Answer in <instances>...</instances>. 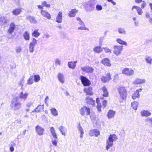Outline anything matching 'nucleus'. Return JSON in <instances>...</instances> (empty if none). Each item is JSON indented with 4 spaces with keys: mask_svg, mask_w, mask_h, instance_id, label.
Segmentation results:
<instances>
[{
    "mask_svg": "<svg viewBox=\"0 0 152 152\" xmlns=\"http://www.w3.org/2000/svg\"><path fill=\"white\" fill-rule=\"evenodd\" d=\"M19 98L16 97L12 100L10 106L13 110H17L20 108L21 104L19 101Z\"/></svg>",
    "mask_w": 152,
    "mask_h": 152,
    "instance_id": "nucleus-1",
    "label": "nucleus"
},
{
    "mask_svg": "<svg viewBox=\"0 0 152 152\" xmlns=\"http://www.w3.org/2000/svg\"><path fill=\"white\" fill-rule=\"evenodd\" d=\"M117 139V137L115 134H110L106 141V150H108L110 147H112L113 145V142L116 141Z\"/></svg>",
    "mask_w": 152,
    "mask_h": 152,
    "instance_id": "nucleus-2",
    "label": "nucleus"
},
{
    "mask_svg": "<svg viewBox=\"0 0 152 152\" xmlns=\"http://www.w3.org/2000/svg\"><path fill=\"white\" fill-rule=\"evenodd\" d=\"M95 4L94 0H89L84 3V7L86 10L91 11L95 8Z\"/></svg>",
    "mask_w": 152,
    "mask_h": 152,
    "instance_id": "nucleus-3",
    "label": "nucleus"
},
{
    "mask_svg": "<svg viewBox=\"0 0 152 152\" xmlns=\"http://www.w3.org/2000/svg\"><path fill=\"white\" fill-rule=\"evenodd\" d=\"M119 92L121 99L123 100L126 99L127 96V91L126 88L123 87L119 89Z\"/></svg>",
    "mask_w": 152,
    "mask_h": 152,
    "instance_id": "nucleus-4",
    "label": "nucleus"
},
{
    "mask_svg": "<svg viewBox=\"0 0 152 152\" xmlns=\"http://www.w3.org/2000/svg\"><path fill=\"white\" fill-rule=\"evenodd\" d=\"M79 112L82 116L88 115L90 114V110L89 107L84 106L80 109Z\"/></svg>",
    "mask_w": 152,
    "mask_h": 152,
    "instance_id": "nucleus-5",
    "label": "nucleus"
},
{
    "mask_svg": "<svg viewBox=\"0 0 152 152\" xmlns=\"http://www.w3.org/2000/svg\"><path fill=\"white\" fill-rule=\"evenodd\" d=\"M122 73L128 76H131L134 73V70L131 68H126L122 70Z\"/></svg>",
    "mask_w": 152,
    "mask_h": 152,
    "instance_id": "nucleus-6",
    "label": "nucleus"
},
{
    "mask_svg": "<svg viewBox=\"0 0 152 152\" xmlns=\"http://www.w3.org/2000/svg\"><path fill=\"white\" fill-rule=\"evenodd\" d=\"M76 19L77 21H79L78 24L79 25H80L81 26L80 27L78 28V30H89V29L86 26L84 23L82 21L80 18L77 17L76 18Z\"/></svg>",
    "mask_w": 152,
    "mask_h": 152,
    "instance_id": "nucleus-7",
    "label": "nucleus"
},
{
    "mask_svg": "<svg viewBox=\"0 0 152 152\" xmlns=\"http://www.w3.org/2000/svg\"><path fill=\"white\" fill-rule=\"evenodd\" d=\"M123 47L122 46H114L113 53L117 56L120 55L122 50Z\"/></svg>",
    "mask_w": 152,
    "mask_h": 152,
    "instance_id": "nucleus-8",
    "label": "nucleus"
},
{
    "mask_svg": "<svg viewBox=\"0 0 152 152\" xmlns=\"http://www.w3.org/2000/svg\"><path fill=\"white\" fill-rule=\"evenodd\" d=\"M81 69L83 72L87 73H92L94 71V69L92 67L88 66L81 67Z\"/></svg>",
    "mask_w": 152,
    "mask_h": 152,
    "instance_id": "nucleus-9",
    "label": "nucleus"
},
{
    "mask_svg": "<svg viewBox=\"0 0 152 152\" xmlns=\"http://www.w3.org/2000/svg\"><path fill=\"white\" fill-rule=\"evenodd\" d=\"M80 79L83 84L84 86H88L90 85V81L85 77L81 76L80 77Z\"/></svg>",
    "mask_w": 152,
    "mask_h": 152,
    "instance_id": "nucleus-10",
    "label": "nucleus"
},
{
    "mask_svg": "<svg viewBox=\"0 0 152 152\" xmlns=\"http://www.w3.org/2000/svg\"><path fill=\"white\" fill-rule=\"evenodd\" d=\"M99 131L97 129H94L90 131L89 135L91 136H95L96 137L100 135Z\"/></svg>",
    "mask_w": 152,
    "mask_h": 152,
    "instance_id": "nucleus-11",
    "label": "nucleus"
},
{
    "mask_svg": "<svg viewBox=\"0 0 152 152\" xmlns=\"http://www.w3.org/2000/svg\"><path fill=\"white\" fill-rule=\"evenodd\" d=\"M35 129L39 135H41L43 134V132L44 131L43 128L39 125H37L35 127Z\"/></svg>",
    "mask_w": 152,
    "mask_h": 152,
    "instance_id": "nucleus-12",
    "label": "nucleus"
},
{
    "mask_svg": "<svg viewBox=\"0 0 152 152\" xmlns=\"http://www.w3.org/2000/svg\"><path fill=\"white\" fill-rule=\"evenodd\" d=\"M111 79L110 75V73H108L106 75V76H103L101 78V80L103 83L109 82Z\"/></svg>",
    "mask_w": 152,
    "mask_h": 152,
    "instance_id": "nucleus-13",
    "label": "nucleus"
},
{
    "mask_svg": "<svg viewBox=\"0 0 152 152\" xmlns=\"http://www.w3.org/2000/svg\"><path fill=\"white\" fill-rule=\"evenodd\" d=\"M101 62L105 66H110L111 64L110 63V61L109 59L107 58H104L101 61Z\"/></svg>",
    "mask_w": 152,
    "mask_h": 152,
    "instance_id": "nucleus-14",
    "label": "nucleus"
},
{
    "mask_svg": "<svg viewBox=\"0 0 152 152\" xmlns=\"http://www.w3.org/2000/svg\"><path fill=\"white\" fill-rule=\"evenodd\" d=\"M145 82L146 80L145 79L137 78L133 82V83L134 84H141L145 83Z\"/></svg>",
    "mask_w": 152,
    "mask_h": 152,
    "instance_id": "nucleus-15",
    "label": "nucleus"
},
{
    "mask_svg": "<svg viewBox=\"0 0 152 152\" xmlns=\"http://www.w3.org/2000/svg\"><path fill=\"white\" fill-rule=\"evenodd\" d=\"M58 78L59 81L62 83H64L65 81L64 75L61 73H58Z\"/></svg>",
    "mask_w": 152,
    "mask_h": 152,
    "instance_id": "nucleus-16",
    "label": "nucleus"
},
{
    "mask_svg": "<svg viewBox=\"0 0 152 152\" xmlns=\"http://www.w3.org/2000/svg\"><path fill=\"white\" fill-rule=\"evenodd\" d=\"M86 101L87 104H91L92 106L95 105V101L89 96L87 97L86 99Z\"/></svg>",
    "mask_w": 152,
    "mask_h": 152,
    "instance_id": "nucleus-17",
    "label": "nucleus"
},
{
    "mask_svg": "<svg viewBox=\"0 0 152 152\" xmlns=\"http://www.w3.org/2000/svg\"><path fill=\"white\" fill-rule=\"evenodd\" d=\"M41 13L43 16L47 18L48 19H49L51 18L50 15L46 10H41Z\"/></svg>",
    "mask_w": 152,
    "mask_h": 152,
    "instance_id": "nucleus-18",
    "label": "nucleus"
},
{
    "mask_svg": "<svg viewBox=\"0 0 152 152\" xmlns=\"http://www.w3.org/2000/svg\"><path fill=\"white\" fill-rule=\"evenodd\" d=\"M7 23V18L4 16L0 17V25L1 26L5 25Z\"/></svg>",
    "mask_w": 152,
    "mask_h": 152,
    "instance_id": "nucleus-19",
    "label": "nucleus"
},
{
    "mask_svg": "<svg viewBox=\"0 0 152 152\" xmlns=\"http://www.w3.org/2000/svg\"><path fill=\"white\" fill-rule=\"evenodd\" d=\"M15 27V26L14 23H12L10 25L9 28L8 29V32L11 34L14 31Z\"/></svg>",
    "mask_w": 152,
    "mask_h": 152,
    "instance_id": "nucleus-20",
    "label": "nucleus"
},
{
    "mask_svg": "<svg viewBox=\"0 0 152 152\" xmlns=\"http://www.w3.org/2000/svg\"><path fill=\"white\" fill-rule=\"evenodd\" d=\"M56 21L58 23L62 22V13L61 12H59L56 18Z\"/></svg>",
    "mask_w": 152,
    "mask_h": 152,
    "instance_id": "nucleus-21",
    "label": "nucleus"
},
{
    "mask_svg": "<svg viewBox=\"0 0 152 152\" xmlns=\"http://www.w3.org/2000/svg\"><path fill=\"white\" fill-rule=\"evenodd\" d=\"M92 88L91 87H88L85 88L84 89V91L86 93L87 95H91L93 94Z\"/></svg>",
    "mask_w": 152,
    "mask_h": 152,
    "instance_id": "nucleus-22",
    "label": "nucleus"
},
{
    "mask_svg": "<svg viewBox=\"0 0 152 152\" xmlns=\"http://www.w3.org/2000/svg\"><path fill=\"white\" fill-rule=\"evenodd\" d=\"M26 19L27 20H29L31 23L35 24L37 23V20L34 16L28 15L26 17Z\"/></svg>",
    "mask_w": 152,
    "mask_h": 152,
    "instance_id": "nucleus-23",
    "label": "nucleus"
},
{
    "mask_svg": "<svg viewBox=\"0 0 152 152\" xmlns=\"http://www.w3.org/2000/svg\"><path fill=\"white\" fill-rule=\"evenodd\" d=\"M28 95V93L26 92H21L19 94L20 98L24 101H25Z\"/></svg>",
    "mask_w": 152,
    "mask_h": 152,
    "instance_id": "nucleus-24",
    "label": "nucleus"
},
{
    "mask_svg": "<svg viewBox=\"0 0 152 152\" xmlns=\"http://www.w3.org/2000/svg\"><path fill=\"white\" fill-rule=\"evenodd\" d=\"M77 12L78 10L76 9H72L69 12L68 15L70 17H74Z\"/></svg>",
    "mask_w": 152,
    "mask_h": 152,
    "instance_id": "nucleus-25",
    "label": "nucleus"
},
{
    "mask_svg": "<svg viewBox=\"0 0 152 152\" xmlns=\"http://www.w3.org/2000/svg\"><path fill=\"white\" fill-rule=\"evenodd\" d=\"M134 9H136L138 15H141L142 14L143 11L142 9L140 7L134 6H133L132 8V10H133Z\"/></svg>",
    "mask_w": 152,
    "mask_h": 152,
    "instance_id": "nucleus-26",
    "label": "nucleus"
},
{
    "mask_svg": "<svg viewBox=\"0 0 152 152\" xmlns=\"http://www.w3.org/2000/svg\"><path fill=\"white\" fill-rule=\"evenodd\" d=\"M115 112L112 110H110L109 111L107 114V116L109 118H113L115 114Z\"/></svg>",
    "mask_w": 152,
    "mask_h": 152,
    "instance_id": "nucleus-27",
    "label": "nucleus"
},
{
    "mask_svg": "<svg viewBox=\"0 0 152 152\" xmlns=\"http://www.w3.org/2000/svg\"><path fill=\"white\" fill-rule=\"evenodd\" d=\"M21 8H18L13 10L12 12L13 15H19L21 12Z\"/></svg>",
    "mask_w": 152,
    "mask_h": 152,
    "instance_id": "nucleus-28",
    "label": "nucleus"
},
{
    "mask_svg": "<svg viewBox=\"0 0 152 152\" xmlns=\"http://www.w3.org/2000/svg\"><path fill=\"white\" fill-rule=\"evenodd\" d=\"M102 90L103 92V96L104 97H107L108 95V92L105 86H103L102 88Z\"/></svg>",
    "mask_w": 152,
    "mask_h": 152,
    "instance_id": "nucleus-29",
    "label": "nucleus"
},
{
    "mask_svg": "<svg viewBox=\"0 0 152 152\" xmlns=\"http://www.w3.org/2000/svg\"><path fill=\"white\" fill-rule=\"evenodd\" d=\"M93 50L95 52L98 53L102 52L103 50L102 48L100 46L95 47L93 48Z\"/></svg>",
    "mask_w": 152,
    "mask_h": 152,
    "instance_id": "nucleus-30",
    "label": "nucleus"
},
{
    "mask_svg": "<svg viewBox=\"0 0 152 152\" xmlns=\"http://www.w3.org/2000/svg\"><path fill=\"white\" fill-rule=\"evenodd\" d=\"M141 114L142 116L147 117L151 115V113L149 111L143 110L141 112Z\"/></svg>",
    "mask_w": 152,
    "mask_h": 152,
    "instance_id": "nucleus-31",
    "label": "nucleus"
},
{
    "mask_svg": "<svg viewBox=\"0 0 152 152\" xmlns=\"http://www.w3.org/2000/svg\"><path fill=\"white\" fill-rule=\"evenodd\" d=\"M58 129L63 135H64V136L66 135V129L64 126H61L59 127Z\"/></svg>",
    "mask_w": 152,
    "mask_h": 152,
    "instance_id": "nucleus-32",
    "label": "nucleus"
},
{
    "mask_svg": "<svg viewBox=\"0 0 152 152\" xmlns=\"http://www.w3.org/2000/svg\"><path fill=\"white\" fill-rule=\"evenodd\" d=\"M50 131L53 137L55 139H57L56 134L55 132V129L53 127H51L50 128Z\"/></svg>",
    "mask_w": 152,
    "mask_h": 152,
    "instance_id": "nucleus-33",
    "label": "nucleus"
},
{
    "mask_svg": "<svg viewBox=\"0 0 152 152\" xmlns=\"http://www.w3.org/2000/svg\"><path fill=\"white\" fill-rule=\"evenodd\" d=\"M139 104V103L136 101H134L131 103V107L134 110H136L137 109V107Z\"/></svg>",
    "mask_w": 152,
    "mask_h": 152,
    "instance_id": "nucleus-34",
    "label": "nucleus"
},
{
    "mask_svg": "<svg viewBox=\"0 0 152 152\" xmlns=\"http://www.w3.org/2000/svg\"><path fill=\"white\" fill-rule=\"evenodd\" d=\"M43 109V105H39L37 106V108H36L32 112H39L41 111Z\"/></svg>",
    "mask_w": 152,
    "mask_h": 152,
    "instance_id": "nucleus-35",
    "label": "nucleus"
},
{
    "mask_svg": "<svg viewBox=\"0 0 152 152\" xmlns=\"http://www.w3.org/2000/svg\"><path fill=\"white\" fill-rule=\"evenodd\" d=\"M29 33L27 31H26L23 34V36L24 39L26 40H28L29 39Z\"/></svg>",
    "mask_w": 152,
    "mask_h": 152,
    "instance_id": "nucleus-36",
    "label": "nucleus"
},
{
    "mask_svg": "<svg viewBox=\"0 0 152 152\" xmlns=\"http://www.w3.org/2000/svg\"><path fill=\"white\" fill-rule=\"evenodd\" d=\"M96 102L97 104V108L98 110V111L99 112H100L101 111V104L99 100V98H97L96 99Z\"/></svg>",
    "mask_w": 152,
    "mask_h": 152,
    "instance_id": "nucleus-37",
    "label": "nucleus"
},
{
    "mask_svg": "<svg viewBox=\"0 0 152 152\" xmlns=\"http://www.w3.org/2000/svg\"><path fill=\"white\" fill-rule=\"evenodd\" d=\"M118 33L120 34L125 35L126 34V31L125 29L121 27L119 28L118 29Z\"/></svg>",
    "mask_w": 152,
    "mask_h": 152,
    "instance_id": "nucleus-38",
    "label": "nucleus"
},
{
    "mask_svg": "<svg viewBox=\"0 0 152 152\" xmlns=\"http://www.w3.org/2000/svg\"><path fill=\"white\" fill-rule=\"evenodd\" d=\"M68 67L72 69H74L76 66V65L74 64L72 61L69 62L68 63Z\"/></svg>",
    "mask_w": 152,
    "mask_h": 152,
    "instance_id": "nucleus-39",
    "label": "nucleus"
},
{
    "mask_svg": "<svg viewBox=\"0 0 152 152\" xmlns=\"http://www.w3.org/2000/svg\"><path fill=\"white\" fill-rule=\"evenodd\" d=\"M140 94L138 93L135 91L134 92L132 96V98L134 99H138L140 98Z\"/></svg>",
    "mask_w": 152,
    "mask_h": 152,
    "instance_id": "nucleus-40",
    "label": "nucleus"
},
{
    "mask_svg": "<svg viewBox=\"0 0 152 152\" xmlns=\"http://www.w3.org/2000/svg\"><path fill=\"white\" fill-rule=\"evenodd\" d=\"M116 41L120 44L124 45L126 46L127 45V44L126 42L122 40L120 38L116 40Z\"/></svg>",
    "mask_w": 152,
    "mask_h": 152,
    "instance_id": "nucleus-41",
    "label": "nucleus"
},
{
    "mask_svg": "<svg viewBox=\"0 0 152 152\" xmlns=\"http://www.w3.org/2000/svg\"><path fill=\"white\" fill-rule=\"evenodd\" d=\"M38 29L35 30L32 33V35L35 37H38L40 34L38 32Z\"/></svg>",
    "mask_w": 152,
    "mask_h": 152,
    "instance_id": "nucleus-42",
    "label": "nucleus"
},
{
    "mask_svg": "<svg viewBox=\"0 0 152 152\" xmlns=\"http://www.w3.org/2000/svg\"><path fill=\"white\" fill-rule=\"evenodd\" d=\"M51 111L52 114L55 116H57L58 115V111L54 108H52L51 109Z\"/></svg>",
    "mask_w": 152,
    "mask_h": 152,
    "instance_id": "nucleus-43",
    "label": "nucleus"
},
{
    "mask_svg": "<svg viewBox=\"0 0 152 152\" xmlns=\"http://www.w3.org/2000/svg\"><path fill=\"white\" fill-rule=\"evenodd\" d=\"M33 77L34 78V81L35 82H39L40 79V77L39 75H35Z\"/></svg>",
    "mask_w": 152,
    "mask_h": 152,
    "instance_id": "nucleus-44",
    "label": "nucleus"
},
{
    "mask_svg": "<svg viewBox=\"0 0 152 152\" xmlns=\"http://www.w3.org/2000/svg\"><path fill=\"white\" fill-rule=\"evenodd\" d=\"M34 77L32 76H31L28 81V83L29 85L32 84L34 83Z\"/></svg>",
    "mask_w": 152,
    "mask_h": 152,
    "instance_id": "nucleus-45",
    "label": "nucleus"
},
{
    "mask_svg": "<svg viewBox=\"0 0 152 152\" xmlns=\"http://www.w3.org/2000/svg\"><path fill=\"white\" fill-rule=\"evenodd\" d=\"M37 42L36 39L34 38H33L32 41L30 43L29 45L35 46V45L37 44Z\"/></svg>",
    "mask_w": 152,
    "mask_h": 152,
    "instance_id": "nucleus-46",
    "label": "nucleus"
},
{
    "mask_svg": "<svg viewBox=\"0 0 152 152\" xmlns=\"http://www.w3.org/2000/svg\"><path fill=\"white\" fill-rule=\"evenodd\" d=\"M89 115H90V118L92 120H94L96 118V115L93 112H90V114Z\"/></svg>",
    "mask_w": 152,
    "mask_h": 152,
    "instance_id": "nucleus-47",
    "label": "nucleus"
},
{
    "mask_svg": "<svg viewBox=\"0 0 152 152\" xmlns=\"http://www.w3.org/2000/svg\"><path fill=\"white\" fill-rule=\"evenodd\" d=\"M34 46L29 45V52L30 53H33V52L34 51Z\"/></svg>",
    "mask_w": 152,
    "mask_h": 152,
    "instance_id": "nucleus-48",
    "label": "nucleus"
},
{
    "mask_svg": "<svg viewBox=\"0 0 152 152\" xmlns=\"http://www.w3.org/2000/svg\"><path fill=\"white\" fill-rule=\"evenodd\" d=\"M42 5L43 7H49L50 5L48 4H47V2L46 1H43L42 2Z\"/></svg>",
    "mask_w": 152,
    "mask_h": 152,
    "instance_id": "nucleus-49",
    "label": "nucleus"
},
{
    "mask_svg": "<svg viewBox=\"0 0 152 152\" xmlns=\"http://www.w3.org/2000/svg\"><path fill=\"white\" fill-rule=\"evenodd\" d=\"M96 9L97 11L101 10H102V8L101 5L98 4L96 7Z\"/></svg>",
    "mask_w": 152,
    "mask_h": 152,
    "instance_id": "nucleus-50",
    "label": "nucleus"
},
{
    "mask_svg": "<svg viewBox=\"0 0 152 152\" xmlns=\"http://www.w3.org/2000/svg\"><path fill=\"white\" fill-rule=\"evenodd\" d=\"M57 139L54 138V139H52V143L55 146L57 145V140H56Z\"/></svg>",
    "mask_w": 152,
    "mask_h": 152,
    "instance_id": "nucleus-51",
    "label": "nucleus"
},
{
    "mask_svg": "<svg viewBox=\"0 0 152 152\" xmlns=\"http://www.w3.org/2000/svg\"><path fill=\"white\" fill-rule=\"evenodd\" d=\"M145 60L146 62L150 64H151V61L152 59H151L150 57H148L145 58Z\"/></svg>",
    "mask_w": 152,
    "mask_h": 152,
    "instance_id": "nucleus-52",
    "label": "nucleus"
},
{
    "mask_svg": "<svg viewBox=\"0 0 152 152\" xmlns=\"http://www.w3.org/2000/svg\"><path fill=\"white\" fill-rule=\"evenodd\" d=\"M78 130L80 132V133H84L83 128L80 126V124H79L78 126L77 127Z\"/></svg>",
    "mask_w": 152,
    "mask_h": 152,
    "instance_id": "nucleus-53",
    "label": "nucleus"
},
{
    "mask_svg": "<svg viewBox=\"0 0 152 152\" xmlns=\"http://www.w3.org/2000/svg\"><path fill=\"white\" fill-rule=\"evenodd\" d=\"M102 49H103L105 50V52L106 53H111V51L110 49H109L108 48H103Z\"/></svg>",
    "mask_w": 152,
    "mask_h": 152,
    "instance_id": "nucleus-54",
    "label": "nucleus"
},
{
    "mask_svg": "<svg viewBox=\"0 0 152 152\" xmlns=\"http://www.w3.org/2000/svg\"><path fill=\"white\" fill-rule=\"evenodd\" d=\"M15 50L17 53H19L21 50V48L20 47H17L15 49Z\"/></svg>",
    "mask_w": 152,
    "mask_h": 152,
    "instance_id": "nucleus-55",
    "label": "nucleus"
},
{
    "mask_svg": "<svg viewBox=\"0 0 152 152\" xmlns=\"http://www.w3.org/2000/svg\"><path fill=\"white\" fill-rule=\"evenodd\" d=\"M61 61L59 59H56L55 64L56 65H60Z\"/></svg>",
    "mask_w": 152,
    "mask_h": 152,
    "instance_id": "nucleus-56",
    "label": "nucleus"
},
{
    "mask_svg": "<svg viewBox=\"0 0 152 152\" xmlns=\"http://www.w3.org/2000/svg\"><path fill=\"white\" fill-rule=\"evenodd\" d=\"M33 104V103L31 102H29L27 103L26 104V106L27 107H31Z\"/></svg>",
    "mask_w": 152,
    "mask_h": 152,
    "instance_id": "nucleus-57",
    "label": "nucleus"
},
{
    "mask_svg": "<svg viewBox=\"0 0 152 152\" xmlns=\"http://www.w3.org/2000/svg\"><path fill=\"white\" fill-rule=\"evenodd\" d=\"M142 3L141 4V7L142 9H143L146 5V3L143 1H142Z\"/></svg>",
    "mask_w": 152,
    "mask_h": 152,
    "instance_id": "nucleus-58",
    "label": "nucleus"
},
{
    "mask_svg": "<svg viewBox=\"0 0 152 152\" xmlns=\"http://www.w3.org/2000/svg\"><path fill=\"white\" fill-rule=\"evenodd\" d=\"M147 120L148 121H149L150 123L151 124V125L152 126V118H148Z\"/></svg>",
    "mask_w": 152,
    "mask_h": 152,
    "instance_id": "nucleus-59",
    "label": "nucleus"
},
{
    "mask_svg": "<svg viewBox=\"0 0 152 152\" xmlns=\"http://www.w3.org/2000/svg\"><path fill=\"white\" fill-rule=\"evenodd\" d=\"M102 102H103V105L104 107H105L106 106L107 102L106 100H104V101H102Z\"/></svg>",
    "mask_w": 152,
    "mask_h": 152,
    "instance_id": "nucleus-60",
    "label": "nucleus"
},
{
    "mask_svg": "<svg viewBox=\"0 0 152 152\" xmlns=\"http://www.w3.org/2000/svg\"><path fill=\"white\" fill-rule=\"evenodd\" d=\"M50 37V36L48 34H45L43 36V37H45L46 38H48Z\"/></svg>",
    "mask_w": 152,
    "mask_h": 152,
    "instance_id": "nucleus-61",
    "label": "nucleus"
},
{
    "mask_svg": "<svg viewBox=\"0 0 152 152\" xmlns=\"http://www.w3.org/2000/svg\"><path fill=\"white\" fill-rule=\"evenodd\" d=\"M10 150L11 152H13L14 151V148L13 146H11L10 148Z\"/></svg>",
    "mask_w": 152,
    "mask_h": 152,
    "instance_id": "nucleus-62",
    "label": "nucleus"
},
{
    "mask_svg": "<svg viewBox=\"0 0 152 152\" xmlns=\"http://www.w3.org/2000/svg\"><path fill=\"white\" fill-rule=\"evenodd\" d=\"M104 38L103 37H101L99 39V43H101L103 42Z\"/></svg>",
    "mask_w": 152,
    "mask_h": 152,
    "instance_id": "nucleus-63",
    "label": "nucleus"
},
{
    "mask_svg": "<svg viewBox=\"0 0 152 152\" xmlns=\"http://www.w3.org/2000/svg\"><path fill=\"white\" fill-rule=\"evenodd\" d=\"M38 8L39 9H43V7L42 5H39L38 6Z\"/></svg>",
    "mask_w": 152,
    "mask_h": 152,
    "instance_id": "nucleus-64",
    "label": "nucleus"
}]
</instances>
